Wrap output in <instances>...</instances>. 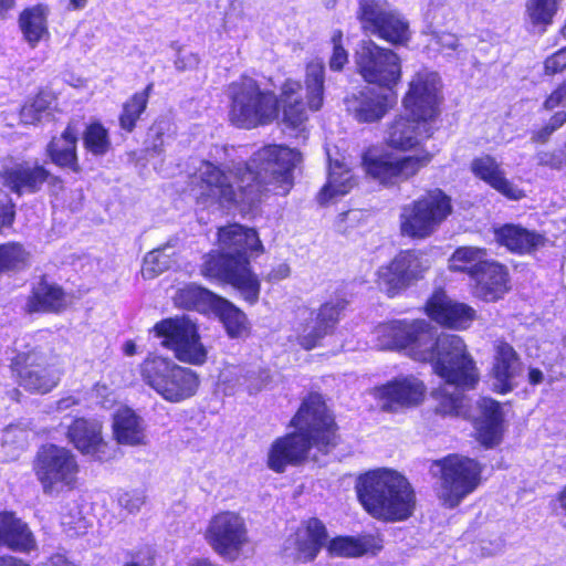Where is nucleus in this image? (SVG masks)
Wrapping results in <instances>:
<instances>
[{"instance_id":"obj_1","label":"nucleus","mask_w":566,"mask_h":566,"mask_svg":"<svg viewBox=\"0 0 566 566\" xmlns=\"http://www.w3.org/2000/svg\"><path fill=\"white\" fill-rule=\"evenodd\" d=\"M301 160L297 149L283 144L264 145L232 168L205 160L197 181L199 199L245 216L258 210L270 195L286 197L295 185L294 170Z\"/></svg>"},{"instance_id":"obj_2","label":"nucleus","mask_w":566,"mask_h":566,"mask_svg":"<svg viewBox=\"0 0 566 566\" xmlns=\"http://www.w3.org/2000/svg\"><path fill=\"white\" fill-rule=\"evenodd\" d=\"M379 337L385 347L406 350L415 360L430 363L433 373L457 389L473 390L480 381L479 368L463 338L454 334L436 337L424 319L387 322Z\"/></svg>"},{"instance_id":"obj_3","label":"nucleus","mask_w":566,"mask_h":566,"mask_svg":"<svg viewBox=\"0 0 566 566\" xmlns=\"http://www.w3.org/2000/svg\"><path fill=\"white\" fill-rule=\"evenodd\" d=\"M291 431L275 438L269 447L266 467L275 473H284L289 467L305 464L314 450L328 455L343 442L336 415L324 397L308 392L289 422Z\"/></svg>"},{"instance_id":"obj_4","label":"nucleus","mask_w":566,"mask_h":566,"mask_svg":"<svg viewBox=\"0 0 566 566\" xmlns=\"http://www.w3.org/2000/svg\"><path fill=\"white\" fill-rule=\"evenodd\" d=\"M219 250L203 255L200 273L208 280L231 285L250 305L259 302L261 282L251 268L250 258L264 253V245L254 228L238 222L217 229Z\"/></svg>"},{"instance_id":"obj_5","label":"nucleus","mask_w":566,"mask_h":566,"mask_svg":"<svg viewBox=\"0 0 566 566\" xmlns=\"http://www.w3.org/2000/svg\"><path fill=\"white\" fill-rule=\"evenodd\" d=\"M443 97L426 75L418 74L409 82L402 105L409 115H397L388 124L386 145L409 151L429 139L434 133L433 123L440 117Z\"/></svg>"},{"instance_id":"obj_6","label":"nucleus","mask_w":566,"mask_h":566,"mask_svg":"<svg viewBox=\"0 0 566 566\" xmlns=\"http://www.w3.org/2000/svg\"><path fill=\"white\" fill-rule=\"evenodd\" d=\"M325 65L315 59L305 64L304 84L287 77L275 94V119L290 129H300L324 104Z\"/></svg>"},{"instance_id":"obj_7","label":"nucleus","mask_w":566,"mask_h":566,"mask_svg":"<svg viewBox=\"0 0 566 566\" xmlns=\"http://www.w3.org/2000/svg\"><path fill=\"white\" fill-rule=\"evenodd\" d=\"M228 120L239 129L264 127L275 120V92L242 74L228 85Z\"/></svg>"},{"instance_id":"obj_8","label":"nucleus","mask_w":566,"mask_h":566,"mask_svg":"<svg viewBox=\"0 0 566 566\" xmlns=\"http://www.w3.org/2000/svg\"><path fill=\"white\" fill-rule=\"evenodd\" d=\"M138 373L145 385L170 403L191 399L198 394L201 384L196 370L155 353H149L142 360Z\"/></svg>"},{"instance_id":"obj_9","label":"nucleus","mask_w":566,"mask_h":566,"mask_svg":"<svg viewBox=\"0 0 566 566\" xmlns=\"http://www.w3.org/2000/svg\"><path fill=\"white\" fill-rule=\"evenodd\" d=\"M453 211L451 197L441 188L427 189L402 206L399 213V233L411 240L431 237Z\"/></svg>"},{"instance_id":"obj_10","label":"nucleus","mask_w":566,"mask_h":566,"mask_svg":"<svg viewBox=\"0 0 566 566\" xmlns=\"http://www.w3.org/2000/svg\"><path fill=\"white\" fill-rule=\"evenodd\" d=\"M431 269L424 250L409 248L399 250L375 273L379 291L394 298L422 281Z\"/></svg>"},{"instance_id":"obj_11","label":"nucleus","mask_w":566,"mask_h":566,"mask_svg":"<svg viewBox=\"0 0 566 566\" xmlns=\"http://www.w3.org/2000/svg\"><path fill=\"white\" fill-rule=\"evenodd\" d=\"M161 346L174 353L185 364L201 366L207 361L208 352L201 342L198 325L186 315L158 321L151 328Z\"/></svg>"},{"instance_id":"obj_12","label":"nucleus","mask_w":566,"mask_h":566,"mask_svg":"<svg viewBox=\"0 0 566 566\" xmlns=\"http://www.w3.org/2000/svg\"><path fill=\"white\" fill-rule=\"evenodd\" d=\"M433 155L396 156L391 151H378L369 147L361 154V167L366 175L385 187L398 186L413 178L432 161Z\"/></svg>"},{"instance_id":"obj_13","label":"nucleus","mask_w":566,"mask_h":566,"mask_svg":"<svg viewBox=\"0 0 566 566\" xmlns=\"http://www.w3.org/2000/svg\"><path fill=\"white\" fill-rule=\"evenodd\" d=\"M356 72L367 84L395 92L402 76L401 60L391 49L369 40L355 53Z\"/></svg>"},{"instance_id":"obj_14","label":"nucleus","mask_w":566,"mask_h":566,"mask_svg":"<svg viewBox=\"0 0 566 566\" xmlns=\"http://www.w3.org/2000/svg\"><path fill=\"white\" fill-rule=\"evenodd\" d=\"M356 18L364 32L391 45H407L410 40L408 21L390 9L388 0H358Z\"/></svg>"},{"instance_id":"obj_15","label":"nucleus","mask_w":566,"mask_h":566,"mask_svg":"<svg viewBox=\"0 0 566 566\" xmlns=\"http://www.w3.org/2000/svg\"><path fill=\"white\" fill-rule=\"evenodd\" d=\"M429 471L449 495H469L482 481L483 465L475 459L449 453L431 461Z\"/></svg>"},{"instance_id":"obj_16","label":"nucleus","mask_w":566,"mask_h":566,"mask_svg":"<svg viewBox=\"0 0 566 566\" xmlns=\"http://www.w3.org/2000/svg\"><path fill=\"white\" fill-rule=\"evenodd\" d=\"M206 539L224 560L235 562L249 543L244 520L239 514L228 511L214 515L207 527Z\"/></svg>"},{"instance_id":"obj_17","label":"nucleus","mask_w":566,"mask_h":566,"mask_svg":"<svg viewBox=\"0 0 566 566\" xmlns=\"http://www.w3.org/2000/svg\"><path fill=\"white\" fill-rule=\"evenodd\" d=\"M422 311L430 321L452 331H465L478 318L475 308L468 303L451 298L443 286L432 290Z\"/></svg>"},{"instance_id":"obj_18","label":"nucleus","mask_w":566,"mask_h":566,"mask_svg":"<svg viewBox=\"0 0 566 566\" xmlns=\"http://www.w3.org/2000/svg\"><path fill=\"white\" fill-rule=\"evenodd\" d=\"M38 464L44 492L61 484L72 488L76 481L78 465L74 454L66 448L54 444L43 446L38 453Z\"/></svg>"},{"instance_id":"obj_19","label":"nucleus","mask_w":566,"mask_h":566,"mask_svg":"<svg viewBox=\"0 0 566 566\" xmlns=\"http://www.w3.org/2000/svg\"><path fill=\"white\" fill-rule=\"evenodd\" d=\"M424 382L413 376L396 377L373 390L374 398L385 412H397L419 406L426 397Z\"/></svg>"},{"instance_id":"obj_20","label":"nucleus","mask_w":566,"mask_h":566,"mask_svg":"<svg viewBox=\"0 0 566 566\" xmlns=\"http://www.w3.org/2000/svg\"><path fill=\"white\" fill-rule=\"evenodd\" d=\"M470 280L471 295L484 303H496L512 290L507 265L495 259L485 260Z\"/></svg>"},{"instance_id":"obj_21","label":"nucleus","mask_w":566,"mask_h":566,"mask_svg":"<svg viewBox=\"0 0 566 566\" xmlns=\"http://www.w3.org/2000/svg\"><path fill=\"white\" fill-rule=\"evenodd\" d=\"M348 305L349 300L344 295L323 302L317 308L315 325L296 336L297 345L307 352L322 346L323 339L335 333Z\"/></svg>"},{"instance_id":"obj_22","label":"nucleus","mask_w":566,"mask_h":566,"mask_svg":"<svg viewBox=\"0 0 566 566\" xmlns=\"http://www.w3.org/2000/svg\"><path fill=\"white\" fill-rule=\"evenodd\" d=\"M355 491L356 495H413L408 479L389 468L370 469L358 474Z\"/></svg>"},{"instance_id":"obj_23","label":"nucleus","mask_w":566,"mask_h":566,"mask_svg":"<svg viewBox=\"0 0 566 566\" xmlns=\"http://www.w3.org/2000/svg\"><path fill=\"white\" fill-rule=\"evenodd\" d=\"M348 109L360 124H371L381 120L397 104L395 92H379L374 88H364L347 98Z\"/></svg>"},{"instance_id":"obj_24","label":"nucleus","mask_w":566,"mask_h":566,"mask_svg":"<svg viewBox=\"0 0 566 566\" xmlns=\"http://www.w3.org/2000/svg\"><path fill=\"white\" fill-rule=\"evenodd\" d=\"M494 241L515 255H531L544 248L548 241L544 233L531 230L520 223H503L493 228Z\"/></svg>"},{"instance_id":"obj_25","label":"nucleus","mask_w":566,"mask_h":566,"mask_svg":"<svg viewBox=\"0 0 566 566\" xmlns=\"http://www.w3.org/2000/svg\"><path fill=\"white\" fill-rule=\"evenodd\" d=\"M470 170L476 179L485 182L509 200L518 201L526 197L522 188L506 178L505 171L491 155L485 154L474 157L471 160Z\"/></svg>"},{"instance_id":"obj_26","label":"nucleus","mask_w":566,"mask_h":566,"mask_svg":"<svg viewBox=\"0 0 566 566\" xmlns=\"http://www.w3.org/2000/svg\"><path fill=\"white\" fill-rule=\"evenodd\" d=\"M328 535L324 524L315 518H310L305 526L300 527L292 538L286 541L284 551L287 553L292 546L293 552L290 554L296 560H313L318 552L327 544Z\"/></svg>"},{"instance_id":"obj_27","label":"nucleus","mask_w":566,"mask_h":566,"mask_svg":"<svg viewBox=\"0 0 566 566\" xmlns=\"http://www.w3.org/2000/svg\"><path fill=\"white\" fill-rule=\"evenodd\" d=\"M493 350L491 376L495 380L494 391L506 395L514 388L513 379L517 375L521 358L514 347L505 339H497L494 343Z\"/></svg>"},{"instance_id":"obj_28","label":"nucleus","mask_w":566,"mask_h":566,"mask_svg":"<svg viewBox=\"0 0 566 566\" xmlns=\"http://www.w3.org/2000/svg\"><path fill=\"white\" fill-rule=\"evenodd\" d=\"M480 416L474 421L476 438L485 448H493L502 441L504 419L501 403L492 398L483 397L479 401Z\"/></svg>"},{"instance_id":"obj_29","label":"nucleus","mask_w":566,"mask_h":566,"mask_svg":"<svg viewBox=\"0 0 566 566\" xmlns=\"http://www.w3.org/2000/svg\"><path fill=\"white\" fill-rule=\"evenodd\" d=\"M78 132L73 122L67 123L59 136H53L46 145V155L51 163L72 172H81L77 155Z\"/></svg>"},{"instance_id":"obj_30","label":"nucleus","mask_w":566,"mask_h":566,"mask_svg":"<svg viewBox=\"0 0 566 566\" xmlns=\"http://www.w3.org/2000/svg\"><path fill=\"white\" fill-rule=\"evenodd\" d=\"M103 426L98 421L86 418H75L67 428L70 442L82 453H97L106 444L103 434Z\"/></svg>"},{"instance_id":"obj_31","label":"nucleus","mask_w":566,"mask_h":566,"mask_svg":"<svg viewBox=\"0 0 566 566\" xmlns=\"http://www.w3.org/2000/svg\"><path fill=\"white\" fill-rule=\"evenodd\" d=\"M360 505L374 517L385 521H401L415 509L413 497H357Z\"/></svg>"},{"instance_id":"obj_32","label":"nucleus","mask_w":566,"mask_h":566,"mask_svg":"<svg viewBox=\"0 0 566 566\" xmlns=\"http://www.w3.org/2000/svg\"><path fill=\"white\" fill-rule=\"evenodd\" d=\"M113 437L123 446H140L145 443L143 419L128 407L119 408L113 416Z\"/></svg>"},{"instance_id":"obj_33","label":"nucleus","mask_w":566,"mask_h":566,"mask_svg":"<svg viewBox=\"0 0 566 566\" xmlns=\"http://www.w3.org/2000/svg\"><path fill=\"white\" fill-rule=\"evenodd\" d=\"M0 546L15 552H29L33 548L32 532L11 512H0Z\"/></svg>"},{"instance_id":"obj_34","label":"nucleus","mask_w":566,"mask_h":566,"mask_svg":"<svg viewBox=\"0 0 566 566\" xmlns=\"http://www.w3.org/2000/svg\"><path fill=\"white\" fill-rule=\"evenodd\" d=\"M154 83H148L144 90L133 93L123 104L118 114L119 128L130 134L137 127L143 114L146 112Z\"/></svg>"},{"instance_id":"obj_35","label":"nucleus","mask_w":566,"mask_h":566,"mask_svg":"<svg viewBox=\"0 0 566 566\" xmlns=\"http://www.w3.org/2000/svg\"><path fill=\"white\" fill-rule=\"evenodd\" d=\"M488 251L482 247H457L448 259V270L451 273L465 274L469 279L488 260Z\"/></svg>"},{"instance_id":"obj_36","label":"nucleus","mask_w":566,"mask_h":566,"mask_svg":"<svg viewBox=\"0 0 566 566\" xmlns=\"http://www.w3.org/2000/svg\"><path fill=\"white\" fill-rule=\"evenodd\" d=\"M353 187L354 180L350 170L336 161L331 166L326 184L317 192V202L321 206H327L333 198L347 195Z\"/></svg>"},{"instance_id":"obj_37","label":"nucleus","mask_w":566,"mask_h":566,"mask_svg":"<svg viewBox=\"0 0 566 566\" xmlns=\"http://www.w3.org/2000/svg\"><path fill=\"white\" fill-rule=\"evenodd\" d=\"M231 338L242 337L249 332L245 313L229 300L220 296L212 310Z\"/></svg>"},{"instance_id":"obj_38","label":"nucleus","mask_w":566,"mask_h":566,"mask_svg":"<svg viewBox=\"0 0 566 566\" xmlns=\"http://www.w3.org/2000/svg\"><path fill=\"white\" fill-rule=\"evenodd\" d=\"M38 287V312L60 314L69 306V297L64 289L44 281L42 276Z\"/></svg>"},{"instance_id":"obj_39","label":"nucleus","mask_w":566,"mask_h":566,"mask_svg":"<svg viewBox=\"0 0 566 566\" xmlns=\"http://www.w3.org/2000/svg\"><path fill=\"white\" fill-rule=\"evenodd\" d=\"M219 297L220 295L206 287L189 284L178 291L176 302L180 307L186 310L200 311L206 307L213 310L217 298Z\"/></svg>"},{"instance_id":"obj_40","label":"nucleus","mask_w":566,"mask_h":566,"mask_svg":"<svg viewBox=\"0 0 566 566\" xmlns=\"http://www.w3.org/2000/svg\"><path fill=\"white\" fill-rule=\"evenodd\" d=\"M82 139L84 149L95 157H103L112 149L109 132L101 120L90 122Z\"/></svg>"},{"instance_id":"obj_41","label":"nucleus","mask_w":566,"mask_h":566,"mask_svg":"<svg viewBox=\"0 0 566 566\" xmlns=\"http://www.w3.org/2000/svg\"><path fill=\"white\" fill-rule=\"evenodd\" d=\"M432 398L436 400L434 412L442 417H463L469 416L465 406V397L462 394L449 392L446 388L439 387L432 391Z\"/></svg>"},{"instance_id":"obj_42","label":"nucleus","mask_w":566,"mask_h":566,"mask_svg":"<svg viewBox=\"0 0 566 566\" xmlns=\"http://www.w3.org/2000/svg\"><path fill=\"white\" fill-rule=\"evenodd\" d=\"M559 0H527L526 14L533 27H539L542 32L553 24L558 11Z\"/></svg>"},{"instance_id":"obj_43","label":"nucleus","mask_w":566,"mask_h":566,"mask_svg":"<svg viewBox=\"0 0 566 566\" xmlns=\"http://www.w3.org/2000/svg\"><path fill=\"white\" fill-rule=\"evenodd\" d=\"M30 254L18 242L0 244V275L23 270L29 263Z\"/></svg>"},{"instance_id":"obj_44","label":"nucleus","mask_w":566,"mask_h":566,"mask_svg":"<svg viewBox=\"0 0 566 566\" xmlns=\"http://www.w3.org/2000/svg\"><path fill=\"white\" fill-rule=\"evenodd\" d=\"M60 515L63 531L70 536L83 534L90 526V521L83 515L75 499L65 502L61 507Z\"/></svg>"},{"instance_id":"obj_45","label":"nucleus","mask_w":566,"mask_h":566,"mask_svg":"<svg viewBox=\"0 0 566 566\" xmlns=\"http://www.w3.org/2000/svg\"><path fill=\"white\" fill-rule=\"evenodd\" d=\"M35 356L32 352L17 353L11 359L10 368L19 386L27 390L34 388Z\"/></svg>"},{"instance_id":"obj_46","label":"nucleus","mask_w":566,"mask_h":566,"mask_svg":"<svg viewBox=\"0 0 566 566\" xmlns=\"http://www.w3.org/2000/svg\"><path fill=\"white\" fill-rule=\"evenodd\" d=\"M370 547V537L356 538L350 536H339L329 542L327 549L331 555L357 557L367 553Z\"/></svg>"},{"instance_id":"obj_47","label":"nucleus","mask_w":566,"mask_h":566,"mask_svg":"<svg viewBox=\"0 0 566 566\" xmlns=\"http://www.w3.org/2000/svg\"><path fill=\"white\" fill-rule=\"evenodd\" d=\"M3 185L17 193L35 187V169L14 167L6 169L2 175Z\"/></svg>"},{"instance_id":"obj_48","label":"nucleus","mask_w":566,"mask_h":566,"mask_svg":"<svg viewBox=\"0 0 566 566\" xmlns=\"http://www.w3.org/2000/svg\"><path fill=\"white\" fill-rule=\"evenodd\" d=\"M331 43L333 45V50L328 60L329 70L333 72H342L348 64L349 54L344 46V33L340 29L333 31Z\"/></svg>"},{"instance_id":"obj_49","label":"nucleus","mask_w":566,"mask_h":566,"mask_svg":"<svg viewBox=\"0 0 566 566\" xmlns=\"http://www.w3.org/2000/svg\"><path fill=\"white\" fill-rule=\"evenodd\" d=\"M566 124V111L560 109L555 112L549 120L541 128L531 133V142L533 144L544 145L549 142L552 135Z\"/></svg>"},{"instance_id":"obj_50","label":"nucleus","mask_w":566,"mask_h":566,"mask_svg":"<svg viewBox=\"0 0 566 566\" xmlns=\"http://www.w3.org/2000/svg\"><path fill=\"white\" fill-rule=\"evenodd\" d=\"M361 223V214L356 210L340 212L334 221V229L340 235H349Z\"/></svg>"},{"instance_id":"obj_51","label":"nucleus","mask_w":566,"mask_h":566,"mask_svg":"<svg viewBox=\"0 0 566 566\" xmlns=\"http://www.w3.org/2000/svg\"><path fill=\"white\" fill-rule=\"evenodd\" d=\"M537 165L552 170H560L566 167V144L563 148L541 151L536 156Z\"/></svg>"},{"instance_id":"obj_52","label":"nucleus","mask_w":566,"mask_h":566,"mask_svg":"<svg viewBox=\"0 0 566 566\" xmlns=\"http://www.w3.org/2000/svg\"><path fill=\"white\" fill-rule=\"evenodd\" d=\"M566 70V46L560 48L544 60V74L553 76Z\"/></svg>"},{"instance_id":"obj_53","label":"nucleus","mask_w":566,"mask_h":566,"mask_svg":"<svg viewBox=\"0 0 566 566\" xmlns=\"http://www.w3.org/2000/svg\"><path fill=\"white\" fill-rule=\"evenodd\" d=\"M566 104V80L562 81L556 87L545 97L542 107L545 111H553Z\"/></svg>"},{"instance_id":"obj_54","label":"nucleus","mask_w":566,"mask_h":566,"mask_svg":"<svg viewBox=\"0 0 566 566\" xmlns=\"http://www.w3.org/2000/svg\"><path fill=\"white\" fill-rule=\"evenodd\" d=\"M19 23L25 39L30 43L35 42V8L23 10L20 14Z\"/></svg>"},{"instance_id":"obj_55","label":"nucleus","mask_w":566,"mask_h":566,"mask_svg":"<svg viewBox=\"0 0 566 566\" xmlns=\"http://www.w3.org/2000/svg\"><path fill=\"white\" fill-rule=\"evenodd\" d=\"M112 505L116 504L128 513H134L144 504V497H111Z\"/></svg>"},{"instance_id":"obj_56","label":"nucleus","mask_w":566,"mask_h":566,"mask_svg":"<svg viewBox=\"0 0 566 566\" xmlns=\"http://www.w3.org/2000/svg\"><path fill=\"white\" fill-rule=\"evenodd\" d=\"M291 269L286 263H281L273 266L264 276V280L269 283H277L290 276Z\"/></svg>"},{"instance_id":"obj_57","label":"nucleus","mask_w":566,"mask_h":566,"mask_svg":"<svg viewBox=\"0 0 566 566\" xmlns=\"http://www.w3.org/2000/svg\"><path fill=\"white\" fill-rule=\"evenodd\" d=\"M158 254L150 252L147 254L144 261L143 272L148 273L150 276L161 273L165 269L164 265L157 262Z\"/></svg>"},{"instance_id":"obj_58","label":"nucleus","mask_w":566,"mask_h":566,"mask_svg":"<svg viewBox=\"0 0 566 566\" xmlns=\"http://www.w3.org/2000/svg\"><path fill=\"white\" fill-rule=\"evenodd\" d=\"M14 216V206L12 203H0V231L4 227L12 226Z\"/></svg>"},{"instance_id":"obj_59","label":"nucleus","mask_w":566,"mask_h":566,"mask_svg":"<svg viewBox=\"0 0 566 566\" xmlns=\"http://www.w3.org/2000/svg\"><path fill=\"white\" fill-rule=\"evenodd\" d=\"M49 182L56 189L63 188V180L60 177L52 176L43 166L38 165V184Z\"/></svg>"},{"instance_id":"obj_60","label":"nucleus","mask_w":566,"mask_h":566,"mask_svg":"<svg viewBox=\"0 0 566 566\" xmlns=\"http://www.w3.org/2000/svg\"><path fill=\"white\" fill-rule=\"evenodd\" d=\"M505 542L502 537H496L494 541H490L488 544L485 541H482L481 552L483 556H492L495 555L504 548Z\"/></svg>"},{"instance_id":"obj_61","label":"nucleus","mask_w":566,"mask_h":566,"mask_svg":"<svg viewBox=\"0 0 566 566\" xmlns=\"http://www.w3.org/2000/svg\"><path fill=\"white\" fill-rule=\"evenodd\" d=\"M41 566H77L73 562L69 560L62 554H55L51 556L46 562H43Z\"/></svg>"},{"instance_id":"obj_62","label":"nucleus","mask_w":566,"mask_h":566,"mask_svg":"<svg viewBox=\"0 0 566 566\" xmlns=\"http://www.w3.org/2000/svg\"><path fill=\"white\" fill-rule=\"evenodd\" d=\"M155 130V139L153 143V147L155 150H161L164 146V135L165 128L160 126V124H154L150 127V132Z\"/></svg>"},{"instance_id":"obj_63","label":"nucleus","mask_w":566,"mask_h":566,"mask_svg":"<svg viewBox=\"0 0 566 566\" xmlns=\"http://www.w3.org/2000/svg\"><path fill=\"white\" fill-rule=\"evenodd\" d=\"M0 566H30L28 563L22 560L21 558L11 556V555H2L0 556Z\"/></svg>"},{"instance_id":"obj_64","label":"nucleus","mask_w":566,"mask_h":566,"mask_svg":"<svg viewBox=\"0 0 566 566\" xmlns=\"http://www.w3.org/2000/svg\"><path fill=\"white\" fill-rule=\"evenodd\" d=\"M154 560L150 553H148L147 557L138 559L137 557L133 556L132 560L126 562L123 566H153Z\"/></svg>"}]
</instances>
